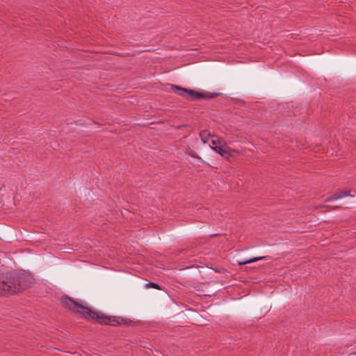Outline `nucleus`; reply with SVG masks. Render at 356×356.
<instances>
[{"mask_svg":"<svg viewBox=\"0 0 356 356\" xmlns=\"http://www.w3.org/2000/svg\"><path fill=\"white\" fill-rule=\"evenodd\" d=\"M64 306L74 313L80 314L83 318L90 321L96 320L99 324L116 326L125 323V320L121 317L109 316L102 313H98L92 310L70 297H65L61 299Z\"/></svg>","mask_w":356,"mask_h":356,"instance_id":"nucleus-1","label":"nucleus"},{"mask_svg":"<svg viewBox=\"0 0 356 356\" xmlns=\"http://www.w3.org/2000/svg\"><path fill=\"white\" fill-rule=\"evenodd\" d=\"M33 278L24 273L9 272L0 275V296H7L28 289Z\"/></svg>","mask_w":356,"mask_h":356,"instance_id":"nucleus-2","label":"nucleus"},{"mask_svg":"<svg viewBox=\"0 0 356 356\" xmlns=\"http://www.w3.org/2000/svg\"><path fill=\"white\" fill-rule=\"evenodd\" d=\"M170 88L172 90L178 95L188 98L191 100H197L200 99H211L216 96V95L213 93L200 92L192 89L181 88L173 84L170 85Z\"/></svg>","mask_w":356,"mask_h":356,"instance_id":"nucleus-3","label":"nucleus"},{"mask_svg":"<svg viewBox=\"0 0 356 356\" xmlns=\"http://www.w3.org/2000/svg\"><path fill=\"white\" fill-rule=\"evenodd\" d=\"M348 195H350L349 191H337L334 195L327 197L325 200V202L339 200V199H341L343 197H347Z\"/></svg>","mask_w":356,"mask_h":356,"instance_id":"nucleus-4","label":"nucleus"},{"mask_svg":"<svg viewBox=\"0 0 356 356\" xmlns=\"http://www.w3.org/2000/svg\"><path fill=\"white\" fill-rule=\"evenodd\" d=\"M222 145L223 144H222L221 145H219V146H211V147L215 152H216L220 155H221L222 157H224L225 159H228L231 156V154L229 153V152L228 150H227L226 149H224L222 147Z\"/></svg>","mask_w":356,"mask_h":356,"instance_id":"nucleus-5","label":"nucleus"},{"mask_svg":"<svg viewBox=\"0 0 356 356\" xmlns=\"http://www.w3.org/2000/svg\"><path fill=\"white\" fill-rule=\"evenodd\" d=\"M266 257H253V258H251V259H249L247 260L239 261L238 263L239 265H245L247 264H250V263L255 262L257 261L266 259Z\"/></svg>","mask_w":356,"mask_h":356,"instance_id":"nucleus-6","label":"nucleus"},{"mask_svg":"<svg viewBox=\"0 0 356 356\" xmlns=\"http://www.w3.org/2000/svg\"><path fill=\"white\" fill-rule=\"evenodd\" d=\"M200 136L201 138L203 143H206L208 141V139L211 136V133L208 130H202L200 133Z\"/></svg>","mask_w":356,"mask_h":356,"instance_id":"nucleus-7","label":"nucleus"},{"mask_svg":"<svg viewBox=\"0 0 356 356\" xmlns=\"http://www.w3.org/2000/svg\"><path fill=\"white\" fill-rule=\"evenodd\" d=\"M223 143H224L223 140H222L219 138L212 139V140H211V144H212L211 146H219Z\"/></svg>","mask_w":356,"mask_h":356,"instance_id":"nucleus-8","label":"nucleus"},{"mask_svg":"<svg viewBox=\"0 0 356 356\" xmlns=\"http://www.w3.org/2000/svg\"><path fill=\"white\" fill-rule=\"evenodd\" d=\"M146 285L147 287H152L154 289H159V290L161 289L159 285L154 282H149L148 283L146 284Z\"/></svg>","mask_w":356,"mask_h":356,"instance_id":"nucleus-9","label":"nucleus"},{"mask_svg":"<svg viewBox=\"0 0 356 356\" xmlns=\"http://www.w3.org/2000/svg\"><path fill=\"white\" fill-rule=\"evenodd\" d=\"M322 207L326 208L327 211L335 209L339 207H332V206H322Z\"/></svg>","mask_w":356,"mask_h":356,"instance_id":"nucleus-10","label":"nucleus"}]
</instances>
